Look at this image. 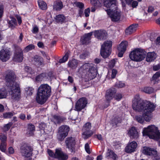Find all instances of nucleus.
<instances>
[{
	"label": "nucleus",
	"instance_id": "nucleus-1",
	"mask_svg": "<svg viewBox=\"0 0 160 160\" xmlns=\"http://www.w3.org/2000/svg\"><path fill=\"white\" fill-rule=\"evenodd\" d=\"M132 108L136 111L143 112L142 115L136 116V121L140 123H143L144 121L150 122L151 120L152 112L155 110L156 106L150 102H146L140 98L138 94L134 97L132 101Z\"/></svg>",
	"mask_w": 160,
	"mask_h": 160
},
{
	"label": "nucleus",
	"instance_id": "nucleus-2",
	"mask_svg": "<svg viewBox=\"0 0 160 160\" xmlns=\"http://www.w3.org/2000/svg\"><path fill=\"white\" fill-rule=\"evenodd\" d=\"M16 76L12 70H8L5 74V79L8 87L10 88L12 98L19 100L21 98V90L19 84L15 82Z\"/></svg>",
	"mask_w": 160,
	"mask_h": 160
},
{
	"label": "nucleus",
	"instance_id": "nucleus-3",
	"mask_svg": "<svg viewBox=\"0 0 160 160\" xmlns=\"http://www.w3.org/2000/svg\"><path fill=\"white\" fill-rule=\"evenodd\" d=\"M51 94V88L47 84H41L39 87L36 98L37 102L44 104Z\"/></svg>",
	"mask_w": 160,
	"mask_h": 160
},
{
	"label": "nucleus",
	"instance_id": "nucleus-4",
	"mask_svg": "<svg viewBox=\"0 0 160 160\" xmlns=\"http://www.w3.org/2000/svg\"><path fill=\"white\" fill-rule=\"evenodd\" d=\"M103 5L108 8L106 10L107 14L109 15L112 20L114 22L118 21L121 17L120 13L118 11L113 12L111 9L116 6V0H102Z\"/></svg>",
	"mask_w": 160,
	"mask_h": 160
},
{
	"label": "nucleus",
	"instance_id": "nucleus-5",
	"mask_svg": "<svg viewBox=\"0 0 160 160\" xmlns=\"http://www.w3.org/2000/svg\"><path fill=\"white\" fill-rule=\"evenodd\" d=\"M143 134L147 136L149 138L158 141L160 139V132L158 128L154 125L148 126L144 128L143 131Z\"/></svg>",
	"mask_w": 160,
	"mask_h": 160
},
{
	"label": "nucleus",
	"instance_id": "nucleus-6",
	"mask_svg": "<svg viewBox=\"0 0 160 160\" xmlns=\"http://www.w3.org/2000/svg\"><path fill=\"white\" fill-rule=\"evenodd\" d=\"M146 53L144 50L138 48L131 51L129 54V57L133 61H141L146 57Z\"/></svg>",
	"mask_w": 160,
	"mask_h": 160
},
{
	"label": "nucleus",
	"instance_id": "nucleus-7",
	"mask_svg": "<svg viewBox=\"0 0 160 160\" xmlns=\"http://www.w3.org/2000/svg\"><path fill=\"white\" fill-rule=\"evenodd\" d=\"M111 41L105 42L102 45L100 50L101 56L104 58H107L111 54L112 50Z\"/></svg>",
	"mask_w": 160,
	"mask_h": 160
},
{
	"label": "nucleus",
	"instance_id": "nucleus-8",
	"mask_svg": "<svg viewBox=\"0 0 160 160\" xmlns=\"http://www.w3.org/2000/svg\"><path fill=\"white\" fill-rule=\"evenodd\" d=\"M20 150L22 155L26 159L32 160L33 149L31 146L24 144L21 147Z\"/></svg>",
	"mask_w": 160,
	"mask_h": 160
},
{
	"label": "nucleus",
	"instance_id": "nucleus-9",
	"mask_svg": "<svg viewBox=\"0 0 160 160\" xmlns=\"http://www.w3.org/2000/svg\"><path fill=\"white\" fill-rule=\"evenodd\" d=\"M14 47L12 59L14 62H21L24 58L23 50L18 45H15Z\"/></svg>",
	"mask_w": 160,
	"mask_h": 160
},
{
	"label": "nucleus",
	"instance_id": "nucleus-10",
	"mask_svg": "<svg viewBox=\"0 0 160 160\" xmlns=\"http://www.w3.org/2000/svg\"><path fill=\"white\" fill-rule=\"evenodd\" d=\"M116 92V91L114 88L108 89L106 91L105 96L106 102L103 106L104 108H106L109 106L111 101L114 98Z\"/></svg>",
	"mask_w": 160,
	"mask_h": 160
},
{
	"label": "nucleus",
	"instance_id": "nucleus-11",
	"mask_svg": "<svg viewBox=\"0 0 160 160\" xmlns=\"http://www.w3.org/2000/svg\"><path fill=\"white\" fill-rule=\"evenodd\" d=\"M76 138L74 137H69L65 141L66 146L71 153H74L76 144Z\"/></svg>",
	"mask_w": 160,
	"mask_h": 160
},
{
	"label": "nucleus",
	"instance_id": "nucleus-12",
	"mask_svg": "<svg viewBox=\"0 0 160 160\" xmlns=\"http://www.w3.org/2000/svg\"><path fill=\"white\" fill-rule=\"evenodd\" d=\"M87 103L88 101L86 98H81L76 102L74 110L78 112L81 111L86 107Z\"/></svg>",
	"mask_w": 160,
	"mask_h": 160
},
{
	"label": "nucleus",
	"instance_id": "nucleus-13",
	"mask_svg": "<svg viewBox=\"0 0 160 160\" xmlns=\"http://www.w3.org/2000/svg\"><path fill=\"white\" fill-rule=\"evenodd\" d=\"M70 130L69 127L67 125H62L58 129V133L59 134V139L60 141H63L68 135Z\"/></svg>",
	"mask_w": 160,
	"mask_h": 160
},
{
	"label": "nucleus",
	"instance_id": "nucleus-14",
	"mask_svg": "<svg viewBox=\"0 0 160 160\" xmlns=\"http://www.w3.org/2000/svg\"><path fill=\"white\" fill-rule=\"evenodd\" d=\"M94 37L98 39L105 40L107 38L108 34L103 29L95 30L93 32Z\"/></svg>",
	"mask_w": 160,
	"mask_h": 160
},
{
	"label": "nucleus",
	"instance_id": "nucleus-15",
	"mask_svg": "<svg viewBox=\"0 0 160 160\" xmlns=\"http://www.w3.org/2000/svg\"><path fill=\"white\" fill-rule=\"evenodd\" d=\"M54 158L58 160H67L68 158V156L64 153L61 148H58L55 150Z\"/></svg>",
	"mask_w": 160,
	"mask_h": 160
},
{
	"label": "nucleus",
	"instance_id": "nucleus-16",
	"mask_svg": "<svg viewBox=\"0 0 160 160\" xmlns=\"http://www.w3.org/2000/svg\"><path fill=\"white\" fill-rule=\"evenodd\" d=\"M53 73L52 71L48 73L43 72L37 75L36 77V80L37 81H41L43 80H47L49 78H51L53 76Z\"/></svg>",
	"mask_w": 160,
	"mask_h": 160
},
{
	"label": "nucleus",
	"instance_id": "nucleus-17",
	"mask_svg": "<svg viewBox=\"0 0 160 160\" xmlns=\"http://www.w3.org/2000/svg\"><path fill=\"white\" fill-rule=\"evenodd\" d=\"M137 147V143L135 141L129 142L125 148V151L127 153L134 152Z\"/></svg>",
	"mask_w": 160,
	"mask_h": 160
},
{
	"label": "nucleus",
	"instance_id": "nucleus-18",
	"mask_svg": "<svg viewBox=\"0 0 160 160\" xmlns=\"http://www.w3.org/2000/svg\"><path fill=\"white\" fill-rule=\"evenodd\" d=\"M142 153L147 156H152L156 154L157 151L153 148L146 146L143 147L142 149Z\"/></svg>",
	"mask_w": 160,
	"mask_h": 160
},
{
	"label": "nucleus",
	"instance_id": "nucleus-19",
	"mask_svg": "<svg viewBox=\"0 0 160 160\" xmlns=\"http://www.w3.org/2000/svg\"><path fill=\"white\" fill-rule=\"evenodd\" d=\"M10 51L8 50L0 51V59L3 62L8 60L10 58Z\"/></svg>",
	"mask_w": 160,
	"mask_h": 160
},
{
	"label": "nucleus",
	"instance_id": "nucleus-20",
	"mask_svg": "<svg viewBox=\"0 0 160 160\" xmlns=\"http://www.w3.org/2000/svg\"><path fill=\"white\" fill-rule=\"evenodd\" d=\"M93 32L85 34L80 39V41L83 45L88 44L91 39V37L92 35Z\"/></svg>",
	"mask_w": 160,
	"mask_h": 160
},
{
	"label": "nucleus",
	"instance_id": "nucleus-21",
	"mask_svg": "<svg viewBox=\"0 0 160 160\" xmlns=\"http://www.w3.org/2000/svg\"><path fill=\"white\" fill-rule=\"evenodd\" d=\"M33 62L35 65L39 67H43L44 66V60L41 56L36 55L33 58Z\"/></svg>",
	"mask_w": 160,
	"mask_h": 160
},
{
	"label": "nucleus",
	"instance_id": "nucleus-22",
	"mask_svg": "<svg viewBox=\"0 0 160 160\" xmlns=\"http://www.w3.org/2000/svg\"><path fill=\"white\" fill-rule=\"evenodd\" d=\"M138 26V24L137 23H133L131 25L126 29V34L128 35L132 34L136 30Z\"/></svg>",
	"mask_w": 160,
	"mask_h": 160
},
{
	"label": "nucleus",
	"instance_id": "nucleus-23",
	"mask_svg": "<svg viewBox=\"0 0 160 160\" xmlns=\"http://www.w3.org/2000/svg\"><path fill=\"white\" fill-rule=\"evenodd\" d=\"M63 5L61 0H57L54 2L53 8L56 11H59L63 8Z\"/></svg>",
	"mask_w": 160,
	"mask_h": 160
},
{
	"label": "nucleus",
	"instance_id": "nucleus-24",
	"mask_svg": "<svg viewBox=\"0 0 160 160\" xmlns=\"http://www.w3.org/2000/svg\"><path fill=\"white\" fill-rule=\"evenodd\" d=\"M128 133L131 138H136L138 137V133L135 127H131Z\"/></svg>",
	"mask_w": 160,
	"mask_h": 160
},
{
	"label": "nucleus",
	"instance_id": "nucleus-25",
	"mask_svg": "<svg viewBox=\"0 0 160 160\" xmlns=\"http://www.w3.org/2000/svg\"><path fill=\"white\" fill-rule=\"evenodd\" d=\"M128 42L126 41H122L118 47V50L119 51L125 52L128 46Z\"/></svg>",
	"mask_w": 160,
	"mask_h": 160
},
{
	"label": "nucleus",
	"instance_id": "nucleus-26",
	"mask_svg": "<svg viewBox=\"0 0 160 160\" xmlns=\"http://www.w3.org/2000/svg\"><path fill=\"white\" fill-rule=\"evenodd\" d=\"M110 157L114 160H117L118 158V156L112 150L109 149H108L106 154V157Z\"/></svg>",
	"mask_w": 160,
	"mask_h": 160
},
{
	"label": "nucleus",
	"instance_id": "nucleus-27",
	"mask_svg": "<svg viewBox=\"0 0 160 160\" xmlns=\"http://www.w3.org/2000/svg\"><path fill=\"white\" fill-rule=\"evenodd\" d=\"M35 127L31 123H29L28 125L27 134L30 136L33 135V132L35 131Z\"/></svg>",
	"mask_w": 160,
	"mask_h": 160
},
{
	"label": "nucleus",
	"instance_id": "nucleus-28",
	"mask_svg": "<svg viewBox=\"0 0 160 160\" xmlns=\"http://www.w3.org/2000/svg\"><path fill=\"white\" fill-rule=\"evenodd\" d=\"M10 18L11 20L8 21V23L9 27L13 29L15 28V26L17 25V20L16 18L13 17H11Z\"/></svg>",
	"mask_w": 160,
	"mask_h": 160
},
{
	"label": "nucleus",
	"instance_id": "nucleus-29",
	"mask_svg": "<svg viewBox=\"0 0 160 160\" xmlns=\"http://www.w3.org/2000/svg\"><path fill=\"white\" fill-rule=\"evenodd\" d=\"M53 121L55 124H60L62 122L63 120V118L60 116L54 115L53 116Z\"/></svg>",
	"mask_w": 160,
	"mask_h": 160
},
{
	"label": "nucleus",
	"instance_id": "nucleus-30",
	"mask_svg": "<svg viewBox=\"0 0 160 160\" xmlns=\"http://www.w3.org/2000/svg\"><path fill=\"white\" fill-rule=\"evenodd\" d=\"M78 61L75 59L68 62V66L72 69H75L78 66Z\"/></svg>",
	"mask_w": 160,
	"mask_h": 160
},
{
	"label": "nucleus",
	"instance_id": "nucleus-31",
	"mask_svg": "<svg viewBox=\"0 0 160 160\" xmlns=\"http://www.w3.org/2000/svg\"><path fill=\"white\" fill-rule=\"evenodd\" d=\"M82 137L84 139H87L90 137L93 134L92 130H83Z\"/></svg>",
	"mask_w": 160,
	"mask_h": 160
},
{
	"label": "nucleus",
	"instance_id": "nucleus-32",
	"mask_svg": "<svg viewBox=\"0 0 160 160\" xmlns=\"http://www.w3.org/2000/svg\"><path fill=\"white\" fill-rule=\"evenodd\" d=\"M141 91L146 93L150 94L154 92V89L151 87H145L141 88Z\"/></svg>",
	"mask_w": 160,
	"mask_h": 160
},
{
	"label": "nucleus",
	"instance_id": "nucleus-33",
	"mask_svg": "<svg viewBox=\"0 0 160 160\" xmlns=\"http://www.w3.org/2000/svg\"><path fill=\"white\" fill-rule=\"evenodd\" d=\"M122 121L121 117L116 116L114 118L112 121V126L116 127L118 126V124L121 123Z\"/></svg>",
	"mask_w": 160,
	"mask_h": 160
},
{
	"label": "nucleus",
	"instance_id": "nucleus-34",
	"mask_svg": "<svg viewBox=\"0 0 160 160\" xmlns=\"http://www.w3.org/2000/svg\"><path fill=\"white\" fill-rule=\"evenodd\" d=\"M55 19L57 22L62 24L65 22L66 18L64 15L63 14H59L56 16Z\"/></svg>",
	"mask_w": 160,
	"mask_h": 160
},
{
	"label": "nucleus",
	"instance_id": "nucleus-35",
	"mask_svg": "<svg viewBox=\"0 0 160 160\" xmlns=\"http://www.w3.org/2000/svg\"><path fill=\"white\" fill-rule=\"evenodd\" d=\"M91 66L89 63H86L84 64L80 68V70L82 71L83 72L87 73V72Z\"/></svg>",
	"mask_w": 160,
	"mask_h": 160
},
{
	"label": "nucleus",
	"instance_id": "nucleus-36",
	"mask_svg": "<svg viewBox=\"0 0 160 160\" xmlns=\"http://www.w3.org/2000/svg\"><path fill=\"white\" fill-rule=\"evenodd\" d=\"M7 94V91L6 88L3 87L0 89V99L6 98Z\"/></svg>",
	"mask_w": 160,
	"mask_h": 160
},
{
	"label": "nucleus",
	"instance_id": "nucleus-37",
	"mask_svg": "<svg viewBox=\"0 0 160 160\" xmlns=\"http://www.w3.org/2000/svg\"><path fill=\"white\" fill-rule=\"evenodd\" d=\"M154 52H149L147 54L146 58V61L147 62H151L154 60L155 58L154 57L155 55Z\"/></svg>",
	"mask_w": 160,
	"mask_h": 160
},
{
	"label": "nucleus",
	"instance_id": "nucleus-38",
	"mask_svg": "<svg viewBox=\"0 0 160 160\" xmlns=\"http://www.w3.org/2000/svg\"><path fill=\"white\" fill-rule=\"evenodd\" d=\"M160 77V72L158 71L156 72L152 77V78L150 79V81H153V83L155 84L158 83V81L157 80L158 78Z\"/></svg>",
	"mask_w": 160,
	"mask_h": 160
},
{
	"label": "nucleus",
	"instance_id": "nucleus-39",
	"mask_svg": "<svg viewBox=\"0 0 160 160\" xmlns=\"http://www.w3.org/2000/svg\"><path fill=\"white\" fill-rule=\"evenodd\" d=\"M87 73L89 75L95 77L97 75L96 69L94 67L91 66L87 72Z\"/></svg>",
	"mask_w": 160,
	"mask_h": 160
},
{
	"label": "nucleus",
	"instance_id": "nucleus-40",
	"mask_svg": "<svg viewBox=\"0 0 160 160\" xmlns=\"http://www.w3.org/2000/svg\"><path fill=\"white\" fill-rule=\"evenodd\" d=\"M38 5L40 8L42 10H45L47 8V5L46 3L43 1L38 2Z\"/></svg>",
	"mask_w": 160,
	"mask_h": 160
},
{
	"label": "nucleus",
	"instance_id": "nucleus-41",
	"mask_svg": "<svg viewBox=\"0 0 160 160\" xmlns=\"http://www.w3.org/2000/svg\"><path fill=\"white\" fill-rule=\"evenodd\" d=\"M25 91L27 95L31 96L34 92V89L32 87H29L26 88Z\"/></svg>",
	"mask_w": 160,
	"mask_h": 160
},
{
	"label": "nucleus",
	"instance_id": "nucleus-42",
	"mask_svg": "<svg viewBox=\"0 0 160 160\" xmlns=\"http://www.w3.org/2000/svg\"><path fill=\"white\" fill-rule=\"evenodd\" d=\"M35 48V46L34 44H30L25 48L24 51L25 52H28L29 51L34 49Z\"/></svg>",
	"mask_w": 160,
	"mask_h": 160
},
{
	"label": "nucleus",
	"instance_id": "nucleus-43",
	"mask_svg": "<svg viewBox=\"0 0 160 160\" xmlns=\"http://www.w3.org/2000/svg\"><path fill=\"white\" fill-rule=\"evenodd\" d=\"M68 53L67 52L65 55L61 58L59 59V62L61 63L65 62L67 61L68 58Z\"/></svg>",
	"mask_w": 160,
	"mask_h": 160
},
{
	"label": "nucleus",
	"instance_id": "nucleus-44",
	"mask_svg": "<svg viewBox=\"0 0 160 160\" xmlns=\"http://www.w3.org/2000/svg\"><path fill=\"white\" fill-rule=\"evenodd\" d=\"M91 123L90 122H87L83 126L82 130H91Z\"/></svg>",
	"mask_w": 160,
	"mask_h": 160
},
{
	"label": "nucleus",
	"instance_id": "nucleus-45",
	"mask_svg": "<svg viewBox=\"0 0 160 160\" xmlns=\"http://www.w3.org/2000/svg\"><path fill=\"white\" fill-rule=\"evenodd\" d=\"M90 2L92 5L96 7H99L101 4L99 0H90Z\"/></svg>",
	"mask_w": 160,
	"mask_h": 160
},
{
	"label": "nucleus",
	"instance_id": "nucleus-46",
	"mask_svg": "<svg viewBox=\"0 0 160 160\" xmlns=\"http://www.w3.org/2000/svg\"><path fill=\"white\" fill-rule=\"evenodd\" d=\"M7 143L6 142H1L0 144V149L2 152H5L6 150Z\"/></svg>",
	"mask_w": 160,
	"mask_h": 160
},
{
	"label": "nucleus",
	"instance_id": "nucleus-47",
	"mask_svg": "<svg viewBox=\"0 0 160 160\" xmlns=\"http://www.w3.org/2000/svg\"><path fill=\"white\" fill-rule=\"evenodd\" d=\"M122 97V95L121 93H116L114 96L115 99L118 101L120 100Z\"/></svg>",
	"mask_w": 160,
	"mask_h": 160
},
{
	"label": "nucleus",
	"instance_id": "nucleus-48",
	"mask_svg": "<svg viewBox=\"0 0 160 160\" xmlns=\"http://www.w3.org/2000/svg\"><path fill=\"white\" fill-rule=\"evenodd\" d=\"M12 125V122H10L8 123L5 125L4 126V130L5 131H8Z\"/></svg>",
	"mask_w": 160,
	"mask_h": 160
},
{
	"label": "nucleus",
	"instance_id": "nucleus-49",
	"mask_svg": "<svg viewBox=\"0 0 160 160\" xmlns=\"http://www.w3.org/2000/svg\"><path fill=\"white\" fill-rule=\"evenodd\" d=\"M7 138V137L5 135L2 133H0V139L1 142H6Z\"/></svg>",
	"mask_w": 160,
	"mask_h": 160
},
{
	"label": "nucleus",
	"instance_id": "nucleus-50",
	"mask_svg": "<svg viewBox=\"0 0 160 160\" xmlns=\"http://www.w3.org/2000/svg\"><path fill=\"white\" fill-rule=\"evenodd\" d=\"M13 116V113L12 112H7L3 114V117L5 118H10Z\"/></svg>",
	"mask_w": 160,
	"mask_h": 160
},
{
	"label": "nucleus",
	"instance_id": "nucleus-51",
	"mask_svg": "<svg viewBox=\"0 0 160 160\" xmlns=\"http://www.w3.org/2000/svg\"><path fill=\"white\" fill-rule=\"evenodd\" d=\"M4 7L3 5L0 4V19L2 18L4 14Z\"/></svg>",
	"mask_w": 160,
	"mask_h": 160
},
{
	"label": "nucleus",
	"instance_id": "nucleus-52",
	"mask_svg": "<svg viewBox=\"0 0 160 160\" xmlns=\"http://www.w3.org/2000/svg\"><path fill=\"white\" fill-rule=\"evenodd\" d=\"M115 86L118 88H122L125 86V83L119 81L116 83Z\"/></svg>",
	"mask_w": 160,
	"mask_h": 160
},
{
	"label": "nucleus",
	"instance_id": "nucleus-53",
	"mask_svg": "<svg viewBox=\"0 0 160 160\" xmlns=\"http://www.w3.org/2000/svg\"><path fill=\"white\" fill-rule=\"evenodd\" d=\"M76 5L80 9H83L84 8V4L82 2H77L76 3Z\"/></svg>",
	"mask_w": 160,
	"mask_h": 160
},
{
	"label": "nucleus",
	"instance_id": "nucleus-54",
	"mask_svg": "<svg viewBox=\"0 0 160 160\" xmlns=\"http://www.w3.org/2000/svg\"><path fill=\"white\" fill-rule=\"evenodd\" d=\"M116 63V61L114 59H113L111 60L109 63V66L110 68H113L115 65Z\"/></svg>",
	"mask_w": 160,
	"mask_h": 160
},
{
	"label": "nucleus",
	"instance_id": "nucleus-55",
	"mask_svg": "<svg viewBox=\"0 0 160 160\" xmlns=\"http://www.w3.org/2000/svg\"><path fill=\"white\" fill-rule=\"evenodd\" d=\"M117 71L116 69H113L112 71V73L111 77L112 79L114 78L117 73Z\"/></svg>",
	"mask_w": 160,
	"mask_h": 160
},
{
	"label": "nucleus",
	"instance_id": "nucleus-56",
	"mask_svg": "<svg viewBox=\"0 0 160 160\" xmlns=\"http://www.w3.org/2000/svg\"><path fill=\"white\" fill-rule=\"evenodd\" d=\"M85 149L86 151L88 154H90L91 152L90 150V147L88 143H86L85 145Z\"/></svg>",
	"mask_w": 160,
	"mask_h": 160
},
{
	"label": "nucleus",
	"instance_id": "nucleus-57",
	"mask_svg": "<svg viewBox=\"0 0 160 160\" xmlns=\"http://www.w3.org/2000/svg\"><path fill=\"white\" fill-rule=\"evenodd\" d=\"M39 127L40 129L44 130L46 127V125L45 123L42 122L39 124Z\"/></svg>",
	"mask_w": 160,
	"mask_h": 160
},
{
	"label": "nucleus",
	"instance_id": "nucleus-58",
	"mask_svg": "<svg viewBox=\"0 0 160 160\" xmlns=\"http://www.w3.org/2000/svg\"><path fill=\"white\" fill-rule=\"evenodd\" d=\"M39 31V28L38 27L35 25L34 26L33 28L32 31V32L33 33L36 34Z\"/></svg>",
	"mask_w": 160,
	"mask_h": 160
},
{
	"label": "nucleus",
	"instance_id": "nucleus-59",
	"mask_svg": "<svg viewBox=\"0 0 160 160\" xmlns=\"http://www.w3.org/2000/svg\"><path fill=\"white\" fill-rule=\"evenodd\" d=\"M90 13V9L89 8H88L85 9L84 11V14L86 17H87L89 16V14Z\"/></svg>",
	"mask_w": 160,
	"mask_h": 160
},
{
	"label": "nucleus",
	"instance_id": "nucleus-60",
	"mask_svg": "<svg viewBox=\"0 0 160 160\" xmlns=\"http://www.w3.org/2000/svg\"><path fill=\"white\" fill-rule=\"evenodd\" d=\"M131 6L133 8H136L138 5V2L136 1H133L132 2Z\"/></svg>",
	"mask_w": 160,
	"mask_h": 160
},
{
	"label": "nucleus",
	"instance_id": "nucleus-61",
	"mask_svg": "<svg viewBox=\"0 0 160 160\" xmlns=\"http://www.w3.org/2000/svg\"><path fill=\"white\" fill-rule=\"evenodd\" d=\"M156 154L153 155L152 157H153L154 158L152 160H160V157L158 154V152L157 151Z\"/></svg>",
	"mask_w": 160,
	"mask_h": 160
},
{
	"label": "nucleus",
	"instance_id": "nucleus-62",
	"mask_svg": "<svg viewBox=\"0 0 160 160\" xmlns=\"http://www.w3.org/2000/svg\"><path fill=\"white\" fill-rule=\"evenodd\" d=\"M48 155L50 157L54 158V153L52 150L48 149Z\"/></svg>",
	"mask_w": 160,
	"mask_h": 160
},
{
	"label": "nucleus",
	"instance_id": "nucleus-63",
	"mask_svg": "<svg viewBox=\"0 0 160 160\" xmlns=\"http://www.w3.org/2000/svg\"><path fill=\"white\" fill-rule=\"evenodd\" d=\"M93 136L94 138H97L99 140H102V136L100 134H95Z\"/></svg>",
	"mask_w": 160,
	"mask_h": 160
},
{
	"label": "nucleus",
	"instance_id": "nucleus-64",
	"mask_svg": "<svg viewBox=\"0 0 160 160\" xmlns=\"http://www.w3.org/2000/svg\"><path fill=\"white\" fill-rule=\"evenodd\" d=\"M154 10V8L152 6H150L148 7V12H152Z\"/></svg>",
	"mask_w": 160,
	"mask_h": 160
}]
</instances>
